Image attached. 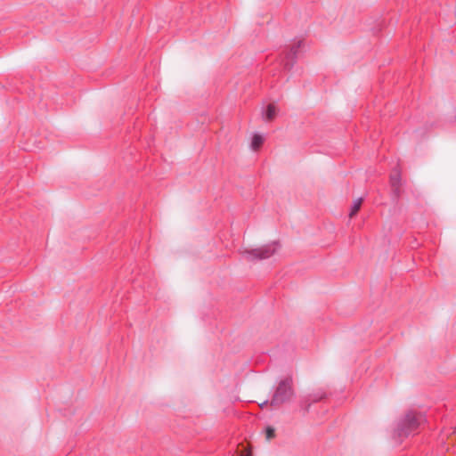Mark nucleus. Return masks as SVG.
I'll use <instances>...</instances> for the list:
<instances>
[{
	"label": "nucleus",
	"instance_id": "obj_1",
	"mask_svg": "<svg viewBox=\"0 0 456 456\" xmlns=\"http://www.w3.org/2000/svg\"><path fill=\"white\" fill-rule=\"evenodd\" d=\"M422 421L423 416L420 413L408 411L396 421L393 431L394 438L402 441L410 436L415 435Z\"/></svg>",
	"mask_w": 456,
	"mask_h": 456
},
{
	"label": "nucleus",
	"instance_id": "obj_2",
	"mask_svg": "<svg viewBox=\"0 0 456 456\" xmlns=\"http://www.w3.org/2000/svg\"><path fill=\"white\" fill-rule=\"evenodd\" d=\"M295 397L293 379L288 376L281 379L274 388L270 404L277 407L283 403L290 402Z\"/></svg>",
	"mask_w": 456,
	"mask_h": 456
},
{
	"label": "nucleus",
	"instance_id": "obj_3",
	"mask_svg": "<svg viewBox=\"0 0 456 456\" xmlns=\"http://www.w3.org/2000/svg\"><path fill=\"white\" fill-rule=\"evenodd\" d=\"M280 248L278 241H273L254 249H245L242 251V256L248 261L264 260L273 256Z\"/></svg>",
	"mask_w": 456,
	"mask_h": 456
},
{
	"label": "nucleus",
	"instance_id": "obj_4",
	"mask_svg": "<svg viewBox=\"0 0 456 456\" xmlns=\"http://www.w3.org/2000/svg\"><path fill=\"white\" fill-rule=\"evenodd\" d=\"M302 45V41H297L294 43L289 51L286 54V60L284 61V68L289 69L292 68L294 64V61L297 57L299 48Z\"/></svg>",
	"mask_w": 456,
	"mask_h": 456
},
{
	"label": "nucleus",
	"instance_id": "obj_5",
	"mask_svg": "<svg viewBox=\"0 0 456 456\" xmlns=\"http://www.w3.org/2000/svg\"><path fill=\"white\" fill-rule=\"evenodd\" d=\"M325 397V393L322 391H317L313 394H309L303 397L301 405L305 407V411H308L312 403H316Z\"/></svg>",
	"mask_w": 456,
	"mask_h": 456
},
{
	"label": "nucleus",
	"instance_id": "obj_6",
	"mask_svg": "<svg viewBox=\"0 0 456 456\" xmlns=\"http://www.w3.org/2000/svg\"><path fill=\"white\" fill-rule=\"evenodd\" d=\"M400 182L401 175L399 171H394L390 175V184L392 187L395 197L398 198L400 195Z\"/></svg>",
	"mask_w": 456,
	"mask_h": 456
},
{
	"label": "nucleus",
	"instance_id": "obj_7",
	"mask_svg": "<svg viewBox=\"0 0 456 456\" xmlns=\"http://www.w3.org/2000/svg\"><path fill=\"white\" fill-rule=\"evenodd\" d=\"M277 114V108L274 104L270 103L267 105L266 110L263 112V118L269 122L272 121Z\"/></svg>",
	"mask_w": 456,
	"mask_h": 456
},
{
	"label": "nucleus",
	"instance_id": "obj_8",
	"mask_svg": "<svg viewBox=\"0 0 456 456\" xmlns=\"http://www.w3.org/2000/svg\"><path fill=\"white\" fill-rule=\"evenodd\" d=\"M264 142V138L258 134H255L251 140L250 147L253 151H257Z\"/></svg>",
	"mask_w": 456,
	"mask_h": 456
},
{
	"label": "nucleus",
	"instance_id": "obj_9",
	"mask_svg": "<svg viewBox=\"0 0 456 456\" xmlns=\"http://www.w3.org/2000/svg\"><path fill=\"white\" fill-rule=\"evenodd\" d=\"M362 198H358L354 201V203L351 207L350 213H349L350 217H353L359 211V209L362 206Z\"/></svg>",
	"mask_w": 456,
	"mask_h": 456
},
{
	"label": "nucleus",
	"instance_id": "obj_10",
	"mask_svg": "<svg viewBox=\"0 0 456 456\" xmlns=\"http://www.w3.org/2000/svg\"><path fill=\"white\" fill-rule=\"evenodd\" d=\"M265 436L267 440H271L275 436V430L272 427H267L265 428Z\"/></svg>",
	"mask_w": 456,
	"mask_h": 456
},
{
	"label": "nucleus",
	"instance_id": "obj_11",
	"mask_svg": "<svg viewBox=\"0 0 456 456\" xmlns=\"http://www.w3.org/2000/svg\"><path fill=\"white\" fill-rule=\"evenodd\" d=\"M240 456H251V452H250L246 451V452H242V453L240 454Z\"/></svg>",
	"mask_w": 456,
	"mask_h": 456
}]
</instances>
